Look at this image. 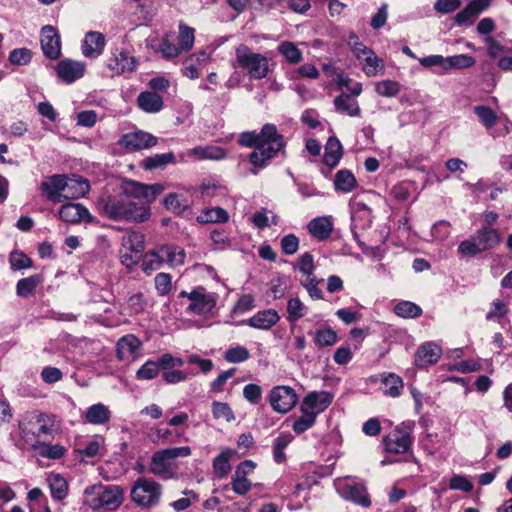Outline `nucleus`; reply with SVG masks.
Segmentation results:
<instances>
[{
  "instance_id": "nucleus-23",
  "label": "nucleus",
  "mask_w": 512,
  "mask_h": 512,
  "mask_svg": "<svg viewBox=\"0 0 512 512\" xmlns=\"http://www.w3.org/2000/svg\"><path fill=\"white\" fill-rule=\"evenodd\" d=\"M65 183L64 175H53L41 183L40 189L50 201L59 203L64 198Z\"/></svg>"
},
{
  "instance_id": "nucleus-17",
  "label": "nucleus",
  "mask_w": 512,
  "mask_h": 512,
  "mask_svg": "<svg viewBox=\"0 0 512 512\" xmlns=\"http://www.w3.org/2000/svg\"><path fill=\"white\" fill-rule=\"evenodd\" d=\"M350 206L352 212V231L354 238L357 239V230H365L370 227L372 223V211L365 202L356 197L351 201Z\"/></svg>"
},
{
  "instance_id": "nucleus-27",
  "label": "nucleus",
  "mask_w": 512,
  "mask_h": 512,
  "mask_svg": "<svg viewBox=\"0 0 512 512\" xmlns=\"http://www.w3.org/2000/svg\"><path fill=\"white\" fill-rule=\"evenodd\" d=\"M442 350L439 346L433 343L422 345L415 357V363L419 367L435 364L441 357Z\"/></svg>"
},
{
  "instance_id": "nucleus-48",
  "label": "nucleus",
  "mask_w": 512,
  "mask_h": 512,
  "mask_svg": "<svg viewBox=\"0 0 512 512\" xmlns=\"http://www.w3.org/2000/svg\"><path fill=\"white\" fill-rule=\"evenodd\" d=\"M337 338V333L331 328H320L313 333V341L319 348L334 345Z\"/></svg>"
},
{
  "instance_id": "nucleus-44",
  "label": "nucleus",
  "mask_w": 512,
  "mask_h": 512,
  "mask_svg": "<svg viewBox=\"0 0 512 512\" xmlns=\"http://www.w3.org/2000/svg\"><path fill=\"white\" fill-rule=\"evenodd\" d=\"M200 223H220L228 220V213L220 207H211L203 210L197 216Z\"/></svg>"
},
{
  "instance_id": "nucleus-56",
  "label": "nucleus",
  "mask_w": 512,
  "mask_h": 512,
  "mask_svg": "<svg viewBox=\"0 0 512 512\" xmlns=\"http://www.w3.org/2000/svg\"><path fill=\"white\" fill-rule=\"evenodd\" d=\"M154 286L159 296H167L173 288L171 275L164 272L156 274L154 278Z\"/></svg>"
},
{
  "instance_id": "nucleus-40",
  "label": "nucleus",
  "mask_w": 512,
  "mask_h": 512,
  "mask_svg": "<svg viewBox=\"0 0 512 512\" xmlns=\"http://www.w3.org/2000/svg\"><path fill=\"white\" fill-rule=\"evenodd\" d=\"M235 454L232 449H224L213 461L214 473L218 478L225 477L231 470L230 459Z\"/></svg>"
},
{
  "instance_id": "nucleus-32",
  "label": "nucleus",
  "mask_w": 512,
  "mask_h": 512,
  "mask_svg": "<svg viewBox=\"0 0 512 512\" xmlns=\"http://www.w3.org/2000/svg\"><path fill=\"white\" fill-rule=\"evenodd\" d=\"M110 418L111 411L102 403H97L88 407L85 413L86 421L93 425L105 424L110 420Z\"/></svg>"
},
{
  "instance_id": "nucleus-12",
  "label": "nucleus",
  "mask_w": 512,
  "mask_h": 512,
  "mask_svg": "<svg viewBox=\"0 0 512 512\" xmlns=\"http://www.w3.org/2000/svg\"><path fill=\"white\" fill-rule=\"evenodd\" d=\"M414 422H403L384 438L385 450L389 453L401 454L409 450L412 444Z\"/></svg>"
},
{
  "instance_id": "nucleus-18",
  "label": "nucleus",
  "mask_w": 512,
  "mask_h": 512,
  "mask_svg": "<svg viewBox=\"0 0 512 512\" xmlns=\"http://www.w3.org/2000/svg\"><path fill=\"white\" fill-rule=\"evenodd\" d=\"M40 43L42 51L47 58L55 60L60 57L61 41L54 26L46 25L42 27Z\"/></svg>"
},
{
  "instance_id": "nucleus-60",
  "label": "nucleus",
  "mask_w": 512,
  "mask_h": 512,
  "mask_svg": "<svg viewBox=\"0 0 512 512\" xmlns=\"http://www.w3.org/2000/svg\"><path fill=\"white\" fill-rule=\"evenodd\" d=\"M302 415L296 419L292 429L296 434H301L314 426L316 418L307 412H301Z\"/></svg>"
},
{
  "instance_id": "nucleus-1",
  "label": "nucleus",
  "mask_w": 512,
  "mask_h": 512,
  "mask_svg": "<svg viewBox=\"0 0 512 512\" xmlns=\"http://www.w3.org/2000/svg\"><path fill=\"white\" fill-rule=\"evenodd\" d=\"M55 414L31 410L22 414L18 421L20 447L31 449L44 439H53L58 431Z\"/></svg>"
},
{
  "instance_id": "nucleus-29",
  "label": "nucleus",
  "mask_w": 512,
  "mask_h": 512,
  "mask_svg": "<svg viewBox=\"0 0 512 512\" xmlns=\"http://www.w3.org/2000/svg\"><path fill=\"white\" fill-rule=\"evenodd\" d=\"M186 155L194 160H221L226 157V152L219 146H200L188 150Z\"/></svg>"
},
{
  "instance_id": "nucleus-53",
  "label": "nucleus",
  "mask_w": 512,
  "mask_h": 512,
  "mask_svg": "<svg viewBox=\"0 0 512 512\" xmlns=\"http://www.w3.org/2000/svg\"><path fill=\"white\" fill-rule=\"evenodd\" d=\"M394 312L402 318H415L421 315L422 309L413 302L402 301L394 307Z\"/></svg>"
},
{
  "instance_id": "nucleus-45",
  "label": "nucleus",
  "mask_w": 512,
  "mask_h": 512,
  "mask_svg": "<svg viewBox=\"0 0 512 512\" xmlns=\"http://www.w3.org/2000/svg\"><path fill=\"white\" fill-rule=\"evenodd\" d=\"M195 42L194 28L186 25L183 22L179 23L178 45L183 52L189 51L193 48Z\"/></svg>"
},
{
  "instance_id": "nucleus-15",
  "label": "nucleus",
  "mask_w": 512,
  "mask_h": 512,
  "mask_svg": "<svg viewBox=\"0 0 512 512\" xmlns=\"http://www.w3.org/2000/svg\"><path fill=\"white\" fill-rule=\"evenodd\" d=\"M333 395L328 391H313L308 393L300 405L301 412H307L317 418L332 403Z\"/></svg>"
},
{
  "instance_id": "nucleus-42",
  "label": "nucleus",
  "mask_w": 512,
  "mask_h": 512,
  "mask_svg": "<svg viewBox=\"0 0 512 512\" xmlns=\"http://www.w3.org/2000/svg\"><path fill=\"white\" fill-rule=\"evenodd\" d=\"M175 162V155L172 152L164 153V154H155L153 156L145 158L141 167L145 170H152L155 168L165 167L167 164Z\"/></svg>"
},
{
  "instance_id": "nucleus-11",
  "label": "nucleus",
  "mask_w": 512,
  "mask_h": 512,
  "mask_svg": "<svg viewBox=\"0 0 512 512\" xmlns=\"http://www.w3.org/2000/svg\"><path fill=\"white\" fill-rule=\"evenodd\" d=\"M354 57L358 60L362 71L368 77L383 75L385 63L376 53L363 43H356L354 46Z\"/></svg>"
},
{
  "instance_id": "nucleus-10",
  "label": "nucleus",
  "mask_w": 512,
  "mask_h": 512,
  "mask_svg": "<svg viewBox=\"0 0 512 512\" xmlns=\"http://www.w3.org/2000/svg\"><path fill=\"white\" fill-rule=\"evenodd\" d=\"M179 298L187 300L186 312L194 315L210 313L216 306L217 299L213 293L203 287H197L191 292L181 291Z\"/></svg>"
},
{
  "instance_id": "nucleus-19",
  "label": "nucleus",
  "mask_w": 512,
  "mask_h": 512,
  "mask_svg": "<svg viewBox=\"0 0 512 512\" xmlns=\"http://www.w3.org/2000/svg\"><path fill=\"white\" fill-rule=\"evenodd\" d=\"M136 64L134 57L119 49H115L107 60V68L111 71L112 76L131 73L135 70Z\"/></svg>"
},
{
  "instance_id": "nucleus-36",
  "label": "nucleus",
  "mask_w": 512,
  "mask_h": 512,
  "mask_svg": "<svg viewBox=\"0 0 512 512\" xmlns=\"http://www.w3.org/2000/svg\"><path fill=\"white\" fill-rule=\"evenodd\" d=\"M384 386V394L390 397H398L404 387L403 380L400 376L394 373L384 374L381 378Z\"/></svg>"
},
{
  "instance_id": "nucleus-24",
  "label": "nucleus",
  "mask_w": 512,
  "mask_h": 512,
  "mask_svg": "<svg viewBox=\"0 0 512 512\" xmlns=\"http://www.w3.org/2000/svg\"><path fill=\"white\" fill-rule=\"evenodd\" d=\"M105 46V36L98 31H90L85 35L82 43V53L87 58L99 57Z\"/></svg>"
},
{
  "instance_id": "nucleus-5",
  "label": "nucleus",
  "mask_w": 512,
  "mask_h": 512,
  "mask_svg": "<svg viewBox=\"0 0 512 512\" xmlns=\"http://www.w3.org/2000/svg\"><path fill=\"white\" fill-rule=\"evenodd\" d=\"M190 455L191 448L189 446L159 450L153 454L149 470L162 479H172L178 470L176 459Z\"/></svg>"
},
{
  "instance_id": "nucleus-34",
  "label": "nucleus",
  "mask_w": 512,
  "mask_h": 512,
  "mask_svg": "<svg viewBox=\"0 0 512 512\" xmlns=\"http://www.w3.org/2000/svg\"><path fill=\"white\" fill-rule=\"evenodd\" d=\"M334 105L338 112L346 113L351 117L360 115V107L358 105V102L349 94H340L338 97L335 98Z\"/></svg>"
},
{
  "instance_id": "nucleus-47",
  "label": "nucleus",
  "mask_w": 512,
  "mask_h": 512,
  "mask_svg": "<svg viewBox=\"0 0 512 512\" xmlns=\"http://www.w3.org/2000/svg\"><path fill=\"white\" fill-rule=\"evenodd\" d=\"M173 34L166 33L162 38L158 50L161 52L164 58L173 59L178 57L183 51L178 44H173Z\"/></svg>"
},
{
  "instance_id": "nucleus-30",
  "label": "nucleus",
  "mask_w": 512,
  "mask_h": 512,
  "mask_svg": "<svg viewBox=\"0 0 512 512\" xmlns=\"http://www.w3.org/2000/svg\"><path fill=\"white\" fill-rule=\"evenodd\" d=\"M137 104L146 113H157L163 108V99L156 92L145 91L137 97Z\"/></svg>"
},
{
  "instance_id": "nucleus-54",
  "label": "nucleus",
  "mask_w": 512,
  "mask_h": 512,
  "mask_svg": "<svg viewBox=\"0 0 512 512\" xmlns=\"http://www.w3.org/2000/svg\"><path fill=\"white\" fill-rule=\"evenodd\" d=\"M199 189L203 198H211L220 194L224 188L217 179L208 177L203 179Z\"/></svg>"
},
{
  "instance_id": "nucleus-6",
  "label": "nucleus",
  "mask_w": 512,
  "mask_h": 512,
  "mask_svg": "<svg viewBox=\"0 0 512 512\" xmlns=\"http://www.w3.org/2000/svg\"><path fill=\"white\" fill-rule=\"evenodd\" d=\"M502 241L497 229L489 226L483 227L471 236L462 241L458 246V252L464 256L473 257L479 253L494 249Z\"/></svg>"
},
{
  "instance_id": "nucleus-16",
  "label": "nucleus",
  "mask_w": 512,
  "mask_h": 512,
  "mask_svg": "<svg viewBox=\"0 0 512 512\" xmlns=\"http://www.w3.org/2000/svg\"><path fill=\"white\" fill-rule=\"evenodd\" d=\"M118 143L125 151L134 152L154 147L157 144V138L148 132L139 130L123 135Z\"/></svg>"
},
{
  "instance_id": "nucleus-49",
  "label": "nucleus",
  "mask_w": 512,
  "mask_h": 512,
  "mask_svg": "<svg viewBox=\"0 0 512 512\" xmlns=\"http://www.w3.org/2000/svg\"><path fill=\"white\" fill-rule=\"evenodd\" d=\"M293 436L289 433H282L273 442V457L275 462L282 463L286 456L284 450L292 442Z\"/></svg>"
},
{
  "instance_id": "nucleus-4",
  "label": "nucleus",
  "mask_w": 512,
  "mask_h": 512,
  "mask_svg": "<svg viewBox=\"0 0 512 512\" xmlns=\"http://www.w3.org/2000/svg\"><path fill=\"white\" fill-rule=\"evenodd\" d=\"M124 491L117 485H92L84 490L83 502L92 510H115L123 502Z\"/></svg>"
},
{
  "instance_id": "nucleus-20",
  "label": "nucleus",
  "mask_w": 512,
  "mask_h": 512,
  "mask_svg": "<svg viewBox=\"0 0 512 512\" xmlns=\"http://www.w3.org/2000/svg\"><path fill=\"white\" fill-rule=\"evenodd\" d=\"M86 65L81 61L71 59L61 60L56 66L57 76L65 83L71 84L83 77Z\"/></svg>"
},
{
  "instance_id": "nucleus-35",
  "label": "nucleus",
  "mask_w": 512,
  "mask_h": 512,
  "mask_svg": "<svg viewBox=\"0 0 512 512\" xmlns=\"http://www.w3.org/2000/svg\"><path fill=\"white\" fill-rule=\"evenodd\" d=\"M357 185V180L354 174L347 169L339 170L334 179L335 190L344 193L351 192Z\"/></svg>"
},
{
  "instance_id": "nucleus-58",
  "label": "nucleus",
  "mask_w": 512,
  "mask_h": 512,
  "mask_svg": "<svg viewBox=\"0 0 512 512\" xmlns=\"http://www.w3.org/2000/svg\"><path fill=\"white\" fill-rule=\"evenodd\" d=\"M212 413L215 419H223L226 422H231L235 419L231 407L224 402L214 401L212 403Z\"/></svg>"
},
{
  "instance_id": "nucleus-38",
  "label": "nucleus",
  "mask_w": 512,
  "mask_h": 512,
  "mask_svg": "<svg viewBox=\"0 0 512 512\" xmlns=\"http://www.w3.org/2000/svg\"><path fill=\"white\" fill-rule=\"evenodd\" d=\"M163 264V258L160 255L159 249L156 248L143 255L141 269L146 275H151L159 270Z\"/></svg>"
},
{
  "instance_id": "nucleus-21",
  "label": "nucleus",
  "mask_w": 512,
  "mask_h": 512,
  "mask_svg": "<svg viewBox=\"0 0 512 512\" xmlns=\"http://www.w3.org/2000/svg\"><path fill=\"white\" fill-rule=\"evenodd\" d=\"M59 217L68 223L92 222L93 218L89 211L79 203H67L61 206Z\"/></svg>"
},
{
  "instance_id": "nucleus-57",
  "label": "nucleus",
  "mask_w": 512,
  "mask_h": 512,
  "mask_svg": "<svg viewBox=\"0 0 512 512\" xmlns=\"http://www.w3.org/2000/svg\"><path fill=\"white\" fill-rule=\"evenodd\" d=\"M474 113L486 128H492L496 124L497 116L490 107L476 106L474 107Z\"/></svg>"
},
{
  "instance_id": "nucleus-50",
  "label": "nucleus",
  "mask_w": 512,
  "mask_h": 512,
  "mask_svg": "<svg viewBox=\"0 0 512 512\" xmlns=\"http://www.w3.org/2000/svg\"><path fill=\"white\" fill-rule=\"evenodd\" d=\"M401 91L399 82L386 79L375 83V92L382 97L392 98L397 96Z\"/></svg>"
},
{
  "instance_id": "nucleus-52",
  "label": "nucleus",
  "mask_w": 512,
  "mask_h": 512,
  "mask_svg": "<svg viewBox=\"0 0 512 512\" xmlns=\"http://www.w3.org/2000/svg\"><path fill=\"white\" fill-rule=\"evenodd\" d=\"M40 281L41 278L39 275H33L27 278L20 279L16 285L18 296L24 298L30 296L34 292Z\"/></svg>"
},
{
  "instance_id": "nucleus-31",
  "label": "nucleus",
  "mask_w": 512,
  "mask_h": 512,
  "mask_svg": "<svg viewBox=\"0 0 512 512\" xmlns=\"http://www.w3.org/2000/svg\"><path fill=\"white\" fill-rule=\"evenodd\" d=\"M342 155L343 151L340 141L335 137H330L325 146L324 163L330 168H334L338 165Z\"/></svg>"
},
{
  "instance_id": "nucleus-55",
  "label": "nucleus",
  "mask_w": 512,
  "mask_h": 512,
  "mask_svg": "<svg viewBox=\"0 0 512 512\" xmlns=\"http://www.w3.org/2000/svg\"><path fill=\"white\" fill-rule=\"evenodd\" d=\"M278 51L291 64H297L302 60V53L292 42L285 41L278 46Z\"/></svg>"
},
{
  "instance_id": "nucleus-9",
  "label": "nucleus",
  "mask_w": 512,
  "mask_h": 512,
  "mask_svg": "<svg viewBox=\"0 0 512 512\" xmlns=\"http://www.w3.org/2000/svg\"><path fill=\"white\" fill-rule=\"evenodd\" d=\"M337 493L344 499L362 507H369L371 501L363 481L356 480L351 476L341 477L334 480Z\"/></svg>"
},
{
  "instance_id": "nucleus-2",
  "label": "nucleus",
  "mask_w": 512,
  "mask_h": 512,
  "mask_svg": "<svg viewBox=\"0 0 512 512\" xmlns=\"http://www.w3.org/2000/svg\"><path fill=\"white\" fill-rule=\"evenodd\" d=\"M104 214L112 220L141 223L151 216L150 206L138 204L126 197H110L101 201Z\"/></svg>"
},
{
  "instance_id": "nucleus-59",
  "label": "nucleus",
  "mask_w": 512,
  "mask_h": 512,
  "mask_svg": "<svg viewBox=\"0 0 512 512\" xmlns=\"http://www.w3.org/2000/svg\"><path fill=\"white\" fill-rule=\"evenodd\" d=\"M159 373V364L156 361H146L137 371L136 377L139 380L154 379Z\"/></svg>"
},
{
  "instance_id": "nucleus-61",
  "label": "nucleus",
  "mask_w": 512,
  "mask_h": 512,
  "mask_svg": "<svg viewBox=\"0 0 512 512\" xmlns=\"http://www.w3.org/2000/svg\"><path fill=\"white\" fill-rule=\"evenodd\" d=\"M249 351L243 346H236L225 352V360L229 363H241L249 358Z\"/></svg>"
},
{
  "instance_id": "nucleus-39",
  "label": "nucleus",
  "mask_w": 512,
  "mask_h": 512,
  "mask_svg": "<svg viewBox=\"0 0 512 512\" xmlns=\"http://www.w3.org/2000/svg\"><path fill=\"white\" fill-rule=\"evenodd\" d=\"M121 248L124 249V253L132 251L141 253L145 249V237L139 232H130L122 238Z\"/></svg>"
},
{
  "instance_id": "nucleus-26",
  "label": "nucleus",
  "mask_w": 512,
  "mask_h": 512,
  "mask_svg": "<svg viewBox=\"0 0 512 512\" xmlns=\"http://www.w3.org/2000/svg\"><path fill=\"white\" fill-rule=\"evenodd\" d=\"M280 321L279 313L272 308L258 311L247 320V325L258 330H269Z\"/></svg>"
},
{
  "instance_id": "nucleus-41",
  "label": "nucleus",
  "mask_w": 512,
  "mask_h": 512,
  "mask_svg": "<svg viewBox=\"0 0 512 512\" xmlns=\"http://www.w3.org/2000/svg\"><path fill=\"white\" fill-rule=\"evenodd\" d=\"M52 497L62 500L67 496L68 483L60 474H51L47 478Z\"/></svg>"
},
{
  "instance_id": "nucleus-64",
  "label": "nucleus",
  "mask_w": 512,
  "mask_h": 512,
  "mask_svg": "<svg viewBox=\"0 0 512 512\" xmlns=\"http://www.w3.org/2000/svg\"><path fill=\"white\" fill-rule=\"evenodd\" d=\"M32 59V52L27 48L14 49L9 54V61L14 65H26Z\"/></svg>"
},
{
  "instance_id": "nucleus-46",
  "label": "nucleus",
  "mask_w": 512,
  "mask_h": 512,
  "mask_svg": "<svg viewBox=\"0 0 512 512\" xmlns=\"http://www.w3.org/2000/svg\"><path fill=\"white\" fill-rule=\"evenodd\" d=\"M286 310L289 322H295L307 314L306 305L298 297H291L288 300Z\"/></svg>"
},
{
  "instance_id": "nucleus-7",
  "label": "nucleus",
  "mask_w": 512,
  "mask_h": 512,
  "mask_svg": "<svg viewBox=\"0 0 512 512\" xmlns=\"http://www.w3.org/2000/svg\"><path fill=\"white\" fill-rule=\"evenodd\" d=\"M236 65L245 70L252 79H263L268 75L269 62L262 54L254 53L248 46L241 44L236 48Z\"/></svg>"
},
{
  "instance_id": "nucleus-13",
  "label": "nucleus",
  "mask_w": 512,
  "mask_h": 512,
  "mask_svg": "<svg viewBox=\"0 0 512 512\" xmlns=\"http://www.w3.org/2000/svg\"><path fill=\"white\" fill-rule=\"evenodd\" d=\"M164 190L161 184H143L134 180H126L122 184V193L126 198L141 200L138 204H150Z\"/></svg>"
},
{
  "instance_id": "nucleus-3",
  "label": "nucleus",
  "mask_w": 512,
  "mask_h": 512,
  "mask_svg": "<svg viewBox=\"0 0 512 512\" xmlns=\"http://www.w3.org/2000/svg\"><path fill=\"white\" fill-rule=\"evenodd\" d=\"M286 146L284 136L280 134L274 124H265L260 130L258 150H254L250 156L252 165L258 168L264 167L267 162L274 158Z\"/></svg>"
},
{
  "instance_id": "nucleus-43",
  "label": "nucleus",
  "mask_w": 512,
  "mask_h": 512,
  "mask_svg": "<svg viewBox=\"0 0 512 512\" xmlns=\"http://www.w3.org/2000/svg\"><path fill=\"white\" fill-rule=\"evenodd\" d=\"M104 438L102 436H93L86 446L77 449V452L86 458H93L99 456L104 451Z\"/></svg>"
},
{
  "instance_id": "nucleus-22",
  "label": "nucleus",
  "mask_w": 512,
  "mask_h": 512,
  "mask_svg": "<svg viewBox=\"0 0 512 512\" xmlns=\"http://www.w3.org/2000/svg\"><path fill=\"white\" fill-rule=\"evenodd\" d=\"M142 346L141 340L133 334L121 337L117 342V357L121 361L133 360Z\"/></svg>"
},
{
  "instance_id": "nucleus-33",
  "label": "nucleus",
  "mask_w": 512,
  "mask_h": 512,
  "mask_svg": "<svg viewBox=\"0 0 512 512\" xmlns=\"http://www.w3.org/2000/svg\"><path fill=\"white\" fill-rule=\"evenodd\" d=\"M333 226L328 217H316L308 224L309 232L317 239H327L332 232Z\"/></svg>"
},
{
  "instance_id": "nucleus-51",
  "label": "nucleus",
  "mask_w": 512,
  "mask_h": 512,
  "mask_svg": "<svg viewBox=\"0 0 512 512\" xmlns=\"http://www.w3.org/2000/svg\"><path fill=\"white\" fill-rule=\"evenodd\" d=\"M475 64V59L466 54L454 55L445 57V72L450 69H465L472 67Z\"/></svg>"
},
{
  "instance_id": "nucleus-62",
  "label": "nucleus",
  "mask_w": 512,
  "mask_h": 512,
  "mask_svg": "<svg viewBox=\"0 0 512 512\" xmlns=\"http://www.w3.org/2000/svg\"><path fill=\"white\" fill-rule=\"evenodd\" d=\"M337 84L340 88H347L354 97H357L362 93V84L360 82L353 81L345 74H339L337 76Z\"/></svg>"
},
{
  "instance_id": "nucleus-37",
  "label": "nucleus",
  "mask_w": 512,
  "mask_h": 512,
  "mask_svg": "<svg viewBox=\"0 0 512 512\" xmlns=\"http://www.w3.org/2000/svg\"><path fill=\"white\" fill-rule=\"evenodd\" d=\"M31 450L37 452L40 456L48 459H60L64 456L66 449L60 444H50L44 440L35 445Z\"/></svg>"
},
{
  "instance_id": "nucleus-14",
  "label": "nucleus",
  "mask_w": 512,
  "mask_h": 512,
  "mask_svg": "<svg viewBox=\"0 0 512 512\" xmlns=\"http://www.w3.org/2000/svg\"><path fill=\"white\" fill-rule=\"evenodd\" d=\"M269 401L274 411L285 414L296 405L298 396L293 388L281 385L271 390Z\"/></svg>"
},
{
  "instance_id": "nucleus-8",
  "label": "nucleus",
  "mask_w": 512,
  "mask_h": 512,
  "mask_svg": "<svg viewBox=\"0 0 512 512\" xmlns=\"http://www.w3.org/2000/svg\"><path fill=\"white\" fill-rule=\"evenodd\" d=\"M162 495V486L154 479L139 477L131 487V500L138 506L150 508L157 505Z\"/></svg>"
},
{
  "instance_id": "nucleus-63",
  "label": "nucleus",
  "mask_w": 512,
  "mask_h": 512,
  "mask_svg": "<svg viewBox=\"0 0 512 512\" xmlns=\"http://www.w3.org/2000/svg\"><path fill=\"white\" fill-rule=\"evenodd\" d=\"M9 262L14 270L30 268L32 266V260L21 251L11 252Z\"/></svg>"
},
{
  "instance_id": "nucleus-25",
  "label": "nucleus",
  "mask_w": 512,
  "mask_h": 512,
  "mask_svg": "<svg viewBox=\"0 0 512 512\" xmlns=\"http://www.w3.org/2000/svg\"><path fill=\"white\" fill-rule=\"evenodd\" d=\"M65 189L63 196L65 199H76L85 196L89 190L90 185L87 179L79 175L65 176Z\"/></svg>"
},
{
  "instance_id": "nucleus-28",
  "label": "nucleus",
  "mask_w": 512,
  "mask_h": 512,
  "mask_svg": "<svg viewBox=\"0 0 512 512\" xmlns=\"http://www.w3.org/2000/svg\"><path fill=\"white\" fill-rule=\"evenodd\" d=\"M160 255L163 258L164 264L171 268L182 266L185 262V250L175 245H162L158 247Z\"/></svg>"
}]
</instances>
